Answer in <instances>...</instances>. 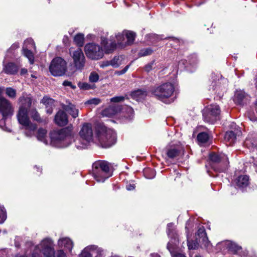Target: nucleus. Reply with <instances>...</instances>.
<instances>
[{
	"label": "nucleus",
	"instance_id": "nucleus-1",
	"mask_svg": "<svg viewBox=\"0 0 257 257\" xmlns=\"http://www.w3.org/2000/svg\"><path fill=\"white\" fill-rule=\"evenodd\" d=\"M115 37L117 41V44L112 36L110 37L109 40L110 43H109L106 38L104 37H101L100 44L101 47L103 50V53L110 54L112 53L117 47L122 48L127 45L132 44L135 40L136 34L133 32L124 30L122 33H118Z\"/></svg>",
	"mask_w": 257,
	"mask_h": 257
},
{
	"label": "nucleus",
	"instance_id": "nucleus-2",
	"mask_svg": "<svg viewBox=\"0 0 257 257\" xmlns=\"http://www.w3.org/2000/svg\"><path fill=\"white\" fill-rule=\"evenodd\" d=\"M26 247L30 249L32 257H42V254L45 257H52L54 254L53 241L50 238L43 239L35 246L32 241H27Z\"/></svg>",
	"mask_w": 257,
	"mask_h": 257
},
{
	"label": "nucleus",
	"instance_id": "nucleus-3",
	"mask_svg": "<svg viewBox=\"0 0 257 257\" xmlns=\"http://www.w3.org/2000/svg\"><path fill=\"white\" fill-rule=\"evenodd\" d=\"M50 145L57 148L68 147L72 140V132L67 128L52 132L50 134Z\"/></svg>",
	"mask_w": 257,
	"mask_h": 257
},
{
	"label": "nucleus",
	"instance_id": "nucleus-4",
	"mask_svg": "<svg viewBox=\"0 0 257 257\" xmlns=\"http://www.w3.org/2000/svg\"><path fill=\"white\" fill-rule=\"evenodd\" d=\"M174 91L175 86L171 82L163 83L155 86L151 90V94L155 97L166 103L171 102L170 98L173 95Z\"/></svg>",
	"mask_w": 257,
	"mask_h": 257
},
{
	"label": "nucleus",
	"instance_id": "nucleus-5",
	"mask_svg": "<svg viewBox=\"0 0 257 257\" xmlns=\"http://www.w3.org/2000/svg\"><path fill=\"white\" fill-rule=\"evenodd\" d=\"M92 175L98 182H104L112 175L110 164L105 161L95 162L92 165Z\"/></svg>",
	"mask_w": 257,
	"mask_h": 257
},
{
	"label": "nucleus",
	"instance_id": "nucleus-6",
	"mask_svg": "<svg viewBox=\"0 0 257 257\" xmlns=\"http://www.w3.org/2000/svg\"><path fill=\"white\" fill-rule=\"evenodd\" d=\"M97 138L103 148H109L114 145L116 137L115 132L106 127H101L98 130Z\"/></svg>",
	"mask_w": 257,
	"mask_h": 257
},
{
	"label": "nucleus",
	"instance_id": "nucleus-7",
	"mask_svg": "<svg viewBox=\"0 0 257 257\" xmlns=\"http://www.w3.org/2000/svg\"><path fill=\"white\" fill-rule=\"evenodd\" d=\"M14 108L11 102L4 97H0V127L4 129L5 121L13 115Z\"/></svg>",
	"mask_w": 257,
	"mask_h": 257
},
{
	"label": "nucleus",
	"instance_id": "nucleus-8",
	"mask_svg": "<svg viewBox=\"0 0 257 257\" xmlns=\"http://www.w3.org/2000/svg\"><path fill=\"white\" fill-rule=\"evenodd\" d=\"M79 135L82 142L80 145L76 144V147L78 149H85L89 143L93 141V133L91 124L84 123L80 129Z\"/></svg>",
	"mask_w": 257,
	"mask_h": 257
},
{
	"label": "nucleus",
	"instance_id": "nucleus-9",
	"mask_svg": "<svg viewBox=\"0 0 257 257\" xmlns=\"http://www.w3.org/2000/svg\"><path fill=\"white\" fill-rule=\"evenodd\" d=\"M49 70L54 76H60L65 74L67 70V63L61 57L53 59L49 66Z\"/></svg>",
	"mask_w": 257,
	"mask_h": 257
},
{
	"label": "nucleus",
	"instance_id": "nucleus-10",
	"mask_svg": "<svg viewBox=\"0 0 257 257\" xmlns=\"http://www.w3.org/2000/svg\"><path fill=\"white\" fill-rule=\"evenodd\" d=\"M220 114L219 105L216 104H210L204 109L203 116L204 121L213 124L220 119Z\"/></svg>",
	"mask_w": 257,
	"mask_h": 257
},
{
	"label": "nucleus",
	"instance_id": "nucleus-11",
	"mask_svg": "<svg viewBox=\"0 0 257 257\" xmlns=\"http://www.w3.org/2000/svg\"><path fill=\"white\" fill-rule=\"evenodd\" d=\"M210 161L219 165L217 167H212L214 171L217 172H224L228 167L229 164L228 159L224 154L211 153L209 155Z\"/></svg>",
	"mask_w": 257,
	"mask_h": 257
},
{
	"label": "nucleus",
	"instance_id": "nucleus-12",
	"mask_svg": "<svg viewBox=\"0 0 257 257\" xmlns=\"http://www.w3.org/2000/svg\"><path fill=\"white\" fill-rule=\"evenodd\" d=\"M85 52L87 57L92 60H99L103 57L102 48L94 43L87 44L85 46Z\"/></svg>",
	"mask_w": 257,
	"mask_h": 257
},
{
	"label": "nucleus",
	"instance_id": "nucleus-13",
	"mask_svg": "<svg viewBox=\"0 0 257 257\" xmlns=\"http://www.w3.org/2000/svg\"><path fill=\"white\" fill-rule=\"evenodd\" d=\"M168 235L172 238L167 245V248L172 254V257H186L183 254L179 252H176L174 251V246H176L177 242L178 241L177 234L174 232V224L172 223H169L167 225Z\"/></svg>",
	"mask_w": 257,
	"mask_h": 257
},
{
	"label": "nucleus",
	"instance_id": "nucleus-14",
	"mask_svg": "<svg viewBox=\"0 0 257 257\" xmlns=\"http://www.w3.org/2000/svg\"><path fill=\"white\" fill-rule=\"evenodd\" d=\"M70 54L75 68L77 70H81L84 68L86 62L82 50L80 48H77L74 51L70 50Z\"/></svg>",
	"mask_w": 257,
	"mask_h": 257
},
{
	"label": "nucleus",
	"instance_id": "nucleus-15",
	"mask_svg": "<svg viewBox=\"0 0 257 257\" xmlns=\"http://www.w3.org/2000/svg\"><path fill=\"white\" fill-rule=\"evenodd\" d=\"M183 152V149L181 145H172L167 147L166 154L169 158L173 159L182 154Z\"/></svg>",
	"mask_w": 257,
	"mask_h": 257
},
{
	"label": "nucleus",
	"instance_id": "nucleus-16",
	"mask_svg": "<svg viewBox=\"0 0 257 257\" xmlns=\"http://www.w3.org/2000/svg\"><path fill=\"white\" fill-rule=\"evenodd\" d=\"M17 116L19 122L23 126L32 122L28 116V110L19 109Z\"/></svg>",
	"mask_w": 257,
	"mask_h": 257
},
{
	"label": "nucleus",
	"instance_id": "nucleus-17",
	"mask_svg": "<svg viewBox=\"0 0 257 257\" xmlns=\"http://www.w3.org/2000/svg\"><path fill=\"white\" fill-rule=\"evenodd\" d=\"M55 123L59 126H65L68 122L67 114L63 110H59L55 117Z\"/></svg>",
	"mask_w": 257,
	"mask_h": 257
},
{
	"label": "nucleus",
	"instance_id": "nucleus-18",
	"mask_svg": "<svg viewBox=\"0 0 257 257\" xmlns=\"http://www.w3.org/2000/svg\"><path fill=\"white\" fill-rule=\"evenodd\" d=\"M121 110V107L118 104L112 105L105 108L101 112L102 116L111 117Z\"/></svg>",
	"mask_w": 257,
	"mask_h": 257
},
{
	"label": "nucleus",
	"instance_id": "nucleus-19",
	"mask_svg": "<svg viewBox=\"0 0 257 257\" xmlns=\"http://www.w3.org/2000/svg\"><path fill=\"white\" fill-rule=\"evenodd\" d=\"M19 102L20 103L19 109L23 108V109L28 110L31 106L32 99L26 94L23 93L22 96L19 98Z\"/></svg>",
	"mask_w": 257,
	"mask_h": 257
},
{
	"label": "nucleus",
	"instance_id": "nucleus-20",
	"mask_svg": "<svg viewBox=\"0 0 257 257\" xmlns=\"http://www.w3.org/2000/svg\"><path fill=\"white\" fill-rule=\"evenodd\" d=\"M62 108L63 109L67 112L74 118H76L79 115V110L75 105L68 102L66 104H62Z\"/></svg>",
	"mask_w": 257,
	"mask_h": 257
},
{
	"label": "nucleus",
	"instance_id": "nucleus-21",
	"mask_svg": "<svg viewBox=\"0 0 257 257\" xmlns=\"http://www.w3.org/2000/svg\"><path fill=\"white\" fill-rule=\"evenodd\" d=\"M245 146L249 149L257 147V134H249L244 142Z\"/></svg>",
	"mask_w": 257,
	"mask_h": 257
},
{
	"label": "nucleus",
	"instance_id": "nucleus-22",
	"mask_svg": "<svg viewBox=\"0 0 257 257\" xmlns=\"http://www.w3.org/2000/svg\"><path fill=\"white\" fill-rule=\"evenodd\" d=\"M240 134V132L236 133L232 131L227 132L224 135V141L226 145H233L236 141L237 135L239 136Z\"/></svg>",
	"mask_w": 257,
	"mask_h": 257
},
{
	"label": "nucleus",
	"instance_id": "nucleus-23",
	"mask_svg": "<svg viewBox=\"0 0 257 257\" xmlns=\"http://www.w3.org/2000/svg\"><path fill=\"white\" fill-rule=\"evenodd\" d=\"M19 67L14 63L10 62L4 64L3 71L9 75H14L17 73Z\"/></svg>",
	"mask_w": 257,
	"mask_h": 257
},
{
	"label": "nucleus",
	"instance_id": "nucleus-24",
	"mask_svg": "<svg viewBox=\"0 0 257 257\" xmlns=\"http://www.w3.org/2000/svg\"><path fill=\"white\" fill-rule=\"evenodd\" d=\"M58 246L61 247H64L71 251L73 247V243L72 240L68 237H62L60 238L58 241Z\"/></svg>",
	"mask_w": 257,
	"mask_h": 257
},
{
	"label": "nucleus",
	"instance_id": "nucleus-25",
	"mask_svg": "<svg viewBox=\"0 0 257 257\" xmlns=\"http://www.w3.org/2000/svg\"><path fill=\"white\" fill-rule=\"evenodd\" d=\"M23 126L26 136L31 138L35 136L37 128V125L35 123L31 122Z\"/></svg>",
	"mask_w": 257,
	"mask_h": 257
},
{
	"label": "nucleus",
	"instance_id": "nucleus-26",
	"mask_svg": "<svg viewBox=\"0 0 257 257\" xmlns=\"http://www.w3.org/2000/svg\"><path fill=\"white\" fill-rule=\"evenodd\" d=\"M220 245L226 246V248L228 250L234 253L237 252L241 249V247L235 243L228 240L226 241L221 242L217 244V246H219Z\"/></svg>",
	"mask_w": 257,
	"mask_h": 257
},
{
	"label": "nucleus",
	"instance_id": "nucleus-27",
	"mask_svg": "<svg viewBox=\"0 0 257 257\" xmlns=\"http://www.w3.org/2000/svg\"><path fill=\"white\" fill-rule=\"evenodd\" d=\"M147 95V92L144 89H138L131 93L132 98L138 101L144 100Z\"/></svg>",
	"mask_w": 257,
	"mask_h": 257
},
{
	"label": "nucleus",
	"instance_id": "nucleus-28",
	"mask_svg": "<svg viewBox=\"0 0 257 257\" xmlns=\"http://www.w3.org/2000/svg\"><path fill=\"white\" fill-rule=\"evenodd\" d=\"M245 115L249 119L252 121L257 120V99L254 103L253 107H250V109L246 112Z\"/></svg>",
	"mask_w": 257,
	"mask_h": 257
},
{
	"label": "nucleus",
	"instance_id": "nucleus-29",
	"mask_svg": "<svg viewBox=\"0 0 257 257\" xmlns=\"http://www.w3.org/2000/svg\"><path fill=\"white\" fill-rule=\"evenodd\" d=\"M236 185L240 188H244L249 184V177L247 175L239 176L236 180Z\"/></svg>",
	"mask_w": 257,
	"mask_h": 257
},
{
	"label": "nucleus",
	"instance_id": "nucleus-30",
	"mask_svg": "<svg viewBox=\"0 0 257 257\" xmlns=\"http://www.w3.org/2000/svg\"><path fill=\"white\" fill-rule=\"evenodd\" d=\"M47 131L46 130L40 128L38 129L36 135L37 140L43 142L46 145H48L49 143L47 139Z\"/></svg>",
	"mask_w": 257,
	"mask_h": 257
},
{
	"label": "nucleus",
	"instance_id": "nucleus-31",
	"mask_svg": "<svg viewBox=\"0 0 257 257\" xmlns=\"http://www.w3.org/2000/svg\"><path fill=\"white\" fill-rule=\"evenodd\" d=\"M197 235L200 237H202V240L205 242V245L207 248H208L209 246L211 245L210 242L208 240V238L206 236V233L203 226H201L198 228L197 232Z\"/></svg>",
	"mask_w": 257,
	"mask_h": 257
},
{
	"label": "nucleus",
	"instance_id": "nucleus-32",
	"mask_svg": "<svg viewBox=\"0 0 257 257\" xmlns=\"http://www.w3.org/2000/svg\"><path fill=\"white\" fill-rule=\"evenodd\" d=\"M246 95L243 91L237 90L234 95V102L238 104H241L246 99Z\"/></svg>",
	"mask_w": 257,
	"mask_h": 257
},
{
	"label": "nucleus",
	"instance_id": "nucleus-33",
	"mask_svg": "<svg viewBox=\"0 0 257 257\" xmlns=\"http://www.w3.org/2000/svg\"><path fill=\"white\" fill-rule=\"evenodd\" d=\"M93 246V249L91 247L89 248L90 251L93 255H95V257H103L105 255V251L101 248H99L95 245H91Z\"/></svg>",
	"mask_w": 257,
	"mask_h": 257
},
{
	"label": "nucleus",
	"instance_id": "nucleus-34",
	"mask_svg": "<svg viewBox=\"0 0 257 257\" xmlns=\"http://www.w3.org/2000/svg\"><path fill=\"white\" fill-rule=\"evenodd\" d=\"M23 54L28 59L29 61L31 64L34 63V55L31 49H26V47H23Z\"/></svg>",
	"mask_w": 257,
	"mask_h": 257
},
{
	"label": "nucleus",
	"instance_id": "nucleus-35",
	"mask_svg": "<svg viewBox=\"0 0 257 257\" xmlns=\"http://www.w3.org/2000/svg\"><path fill=\"white\" fill-rule=\"evenodd\" d=\"M123 113L124 116L128 119H132L134 115V111L132 107L125 106L123 108Z\"/></svg>",
	"mask_w": 257,
	"mask_h": 257
},
{
	"label": "nucleus",
	"instance_id": "nucleus-36",
	"mask_svg": "<svg viewBox=\"0 0 257 257\" xmlns=\"http://www.w3.org/2000/svg\"><path fill=\"white\" fill-rule=\"evenodd\" d=\"M74 41L78 46L82 47L84 43V35L82 34H78L75 36Z\"/></svg>",
	"mask_w": 257,
	"mask_h": 257
},
{
	"label": "nucleus",
	"instance_id": "nucleus-37",
	"mask_svg": "<svg viewBox=\"0 0 257 257\" xmlns=\"http://www.w3.org/2000/svg\"><path fill=\"white\" fill-rule=\"evenodd\" d=\"M31 118L37 122H42V120L40 117V114L36 110V109H32L30 112Z\"/></svg>",
	"mask_w": 257,
	"mask_h": 257
},
{
	"label": "nucleus",
	"instance_id": "nucleus-38",
	"mask_svg": "<svg viewBox=\"0 0 257 257\" xmlns=\"http://www.w3.org/2000/svg\"><path fill=\"white\" fill-rule=\"evenodd\" d=\"M25 47L28 49H32V48L35 49L36 47L33 40L31 38H29L25 40L23 47Z\"/></svg>",
	"mask_w": 257,
	"mask_h": 257
},
{
	"label": "nucleus",
	"instance_id": "nucleus-39",
	"mask_svg": "<svg viewBox=\"0 0 257 257\" xmlns=\"http://www.w3.org/2000/svg\"><path fill=\"white\" fill-rule=\"evenodd\" d=\"M209 136L206 133H200L197 136V140L199 143H205L208 141Z\"/></svg>",
	"mask_w": 257,
	"mask_h": 257
},
{
	"label": "nucleus",
	"instance_id": "nucleus-40",
	"mask_svg": "<svg viewBox=\"0 0 257 257\" xmlns=\"http://www.w3.org/2000/svg\"><path fill=\"white\" fill-rule=\"evenodd\" d=\"M92 248L93 249V246H87L83 249L79 257H92V253L90 251L89 248Z\"/></svg>",
	"mask_w": 257,
	"mask_h": 257
},
{
	"label": "nucleus",
	"instance_id": "nucleus-41",
	"mask_svg": "<svg viewBox=\"0 0 257 257\" xmlns=\"http://www.w3.org/2000/svg\"><path fill=\"white\" fill-rule=\"evenodd\" d=\"M110 61L111 66L114 68H117L121 64V60L119 56H114Z\"/></svg>",
	"mask_w": 257,
	"mask_h": 257
},
{
	"label": "nucleus",
	"instance_id": "nucleus-42",
	"mask_svg": "<svg viewBox=\"0 0 257 257\" xmlns=\"http://www.w3.org/2000/svg\"><path fill=\"white\" fill-rule=\"evenodd\" d=\"M153 53V50L150 48H144L139 52V55L140 57H144L151 55Z\"/></svg>",
	"mask_w": 257,
	"mask_h": 257
},
{
	"label": "nucleus",
	"instance_id": "nucleus-43",
	"mask_svg": "<svg viewBox=\"0 0 257 257\" xmlns=\"http://www.w3.org/2000/svg\"><path fill=\"white\" fill-rule=\"evenodd\" d=\"M6 93L11 98H15L16 96V90L11 87L7 88Z\"/></svg>",
	"mask_w": 257,
	"mask_h": 257
},
{
	"label": "nucleus",
	"instance_id": "nucleus-44",
	"mask_svg": "<svg viewBox=\"0 0 257 257\" xmlns=\"http://www.w3.org/2000/svg\"><path fill=\"white\" fill-rule=\"evenodd\" d=\"M0 223H3L7 218L6 211L3 206H0Z\"/></svg>",
	"mask_w": 257,
	"mask_h": 257
},
{
	"label": "nucleus",
	"instance_id": "nucleus-45",
	"mask_svg": "<svg viewBox=\"0 0 257 257\" xmlns=\"http://www.w3.org/2000/svg\"><path fill=\"white\" fill-rule=\"evenodd\" d=\"M213 90L215 91L219 95H221L225 91V88L222 87L220 85V83L218 82L216 86L213 88Z\"/></svg>",
	"mask_w": 257,
	"mask_h": 257
},
{
	"label": "nucleus",
	"instance_id": "nucleus-46",
	"mask_svg": "<svg viewBox=\"0 0 257 257\" xmlns=\"http://www.w3.org/2000/svg\"><path fill=\"white\" fill-rule=\"evenodd\" d=\"M99 75L95 72H92L89 77V81L91 82H96L99 79Z\"/></svg>",
	"mask_w": 257,
	"mask_h": 257
},
{
	"label": "nucleus",
	"instance_id": "nucleus-47",
	"mask_svg": "<svg viewBox=\"0 0 257 257\" xmlns=\"http://www.w3.org/2000/svg\"><path fill=\"white\" fill-rule=\"evenodd\" d=\"M125 97L123 96H115L110 99L111 102L117 103L124 100Z\"/></svg>",
	"mask_w": 257,
	"mask_h": 257
},
{
	"label": "nucleus",
	"instance_id": "nucleus-48",
	"mask_svg": "<svg viewBox=\"0 0 257 257\" xmlns=\"http://www.w3.org/2000/svg\"><path fill=\"white\" fill-rule=\"evenodd\" d=\"M187 245L189 249H194L198 247V243L196 241H190L188 240Z\"/></svg>",
	"mask_w": 257,
	"mask_h": 257
},
{
	"label": "nucleus",
	"instance_id": "nucleus-49",
	"mask_svg": "<svg viewBox=\"0 0 257 257\" xmlns=\"http://www.w3.org/2000/svg\"><path fill=\"white\" fill-rule=\"evenodd\" d=\"M101 102L100 99L97 98H93L88 100L86 103L88 104H93L94 105L98 104Z\"/></svg>",
	"mask_w": 257,
	"mask_h": 257
},
{
	"label": "nucleus",
	"instance_id": "nucleus-50",
	"mask_svg": "<svg viewBox=\"0 0 257 257\" xmlns=\"http://www.w3.org/2000/svg\"><path fill=\"white\" fill-rule=\"evenodd\" d=\"M54 100L49 98L47 96H45L42 100V102L45 105L48 106L49 104H51L53 102Z\"/></svg>",
	"mask_w": 257,
	"mask_h": 257
},
{
	"label": "nucleus",
	"instance_id": "nucleus-51",
	"mask_svg": "<svg viewBox=\"0 0 257 257\" xmlns=\"http://www.w3.org/2000/svg\"><path fill=\"white\" fill-rule=\"evenodd\" d=\"M53 257H67L65 253L62 249L58 250L53 255Z\"/></svg>",
	"mask_w": 257,
	"mask_h": 257
},
{
	"label": "nucleus",
	"instance_id": "nucleus-52",
	"mask_svg": "<svg viewBox=\"0 0 257 257\" xmlns=\"http://www.w3.org/2000/svg\"><path fill=\"white\" fill-rule=\"evenodd\" d=\"M129 67H130V65H128L126 66L122 70H121L120 71H116L115 72V74H116L117 75H122V74H124L127 71Z\"/></svg>",
	"mask_w": 257,
	"mask_h": 257
},
{
	"label": "nucleus",
	"instance_id": "nucleus-53",
	"mask_svg": "<svg viewBox=\"0 0 257 257\" xmlns=\"http://www.w3.org/2000/svg\"><path fill=\"white\" fill-rule=\"evenodd\" d=\"M153 64H154V62H152L151 63H149V64H148L147 65H146L145 67H144V69L147 72H150L151 70H152V68H153Z\"/></svg>",
	"mask_w": 257,
	"mask_h": 257
},
{
	"label": "nucleus",
	"instance_id": "nucleus-54",
	"mask_svg": "<svg viewBox=\"0 0 257 257\" xmlns=\"http://www.w3.org/2000/svg\"><path fill=\"white\" fill-rule=\"evenodd\" d=\"M63 85L65 86H70L73 89L76 88V86L73 85L71 82L67 80L64 81L63 83Z\"/></svg>",
	"mask_w": 257,
	"mask_h": 257
},
{
	"label": "nucleus",
	"instance_id": "nucleus-55",
	"mask_svg": "<svg viewBox=\"0 0 257 257\" xmlns=\"http://www.w3.org/2000/svg\"><path fill=\"white\" fill-rule=\"evenodd\" d=\"M111 65L110 61H105L101 62L100 66L101 68H104Z\"/></svg>",
	"mask_w": 257,
	"mask_h": 257
},
{
	"label": "nucleus",
	"instance_id": "nucleus-56",
	"mask_svg": "<svg viewBox=\"0 0 257 257\" xmlns=\"http://www.w3.org/2000/svg\"><path fill=\"white\" fill-rule=\"evenodd\" d=\"M19 47V44L18 43H15L12 45V46L9 50V51H12L13 50L18 49Z\"/></svg>",
	"mask_w": 257,
	"mask_h": 257
},
{
	"label": "nucleus",
	"instance_id": "nucleus-57",
	"mask_svg": "<svg viewBox=\"0 0 257 257\" xmlns=\"http://www.w3.org/2000/svg\"><path fill=\"white\" fill-rule=\"evenodd\" d=\"M126 189L128 191L133 190L135 188V184H129L126 186Z\"/></svg>",
	"mask_w": 257,
	"mask_h": 257
},
{
	"label": "nucleus",
	"instance_id": "nucleus-58",
	"mask_svg": "<svg viewBox=\"0 0 257 257\" xmlns=\"http://www.w3.org/2000/svg\"><path fill=\"white\" fill-rule=\"evenodd\" d=\"M28 250L26 251L24 254L18 253L15 257H27Z\"/></svg>",
	"mask_w": 257,
	"mask_h": 257
},
{
	"label": "nucleus",
	"instance_id": "nucleus-59",
	"mask_svg": "<svg viewBox=\"0 0 257 257\" xmlns=\"http://www.w3.org/2000/svg\"><path fill=\"white\" fill-rule=\"evenodd\" d=\"M80 87L84 89H88L89 88V85L87 83H83Z\"/></svg>",
	"mask_w": 257,
	"mask_h": 257
},
{
	"label": "nucleus",
	"instance_id": "nucleus-60",
	"mask_svg": "<svg viewBox=\"0 0 257 257\" xmlns=\"http://www.w3.org/2000/svg\"><path fill=\"white\" fill-rule=\"evenodd\" d=\"M47 109L46 110V111L47 112V113H49V114H51L53 112V108L52 107H49L48 106H46Z\"/></svg>",
	"mask_w": 257,
	"mask_h": 257
},
{
	"label": "nucleus",
	"instance_id": "nucleus-61",
	"mask_svg": "<svg viewBox=\"0 0 257 257\" xmlns=\"http://www.w3.org/2000/svg\"><path fill=\"white\" fill-rule=\"evenodd\" d=\"M27 73V69L25 68H22L21 70V74L23 75Z\"/></svg>",
	"mask_w": 257,
	"mask_h": 257
},
{
	"label": "nucleus",
	"instance_id": "nucleus-62",
	"mask_svg": "<svg viewBox=\"0 0 257 257\" xmlns=\"http://www.w3.org/2000/svg\"><path fill=\"white\" fill-rule=\"evenodd\" d=\"M151 257H160V256L158 253H152L151 254Z\"/></svg>",
	"mask_w": 257,
	"mask_h": 257
},
{
	"label": "nucleus",
	"instance_id": "nucleus-63",
	"mask_svg": "<svg viewBox=\"0 0 257 257\" xmlns=\"http://www.w3.org/2000/svg\"><path fill=\"white\" fill-rule=\"evenodd\" d=\"M36 168L38 170V171H40V172L41 171V168H40L39 167H36Z\"/></svg>",
	"mask_w": 257,
	"mask_h": 257
},
{
	"label": "nucleus",
	"instance_id": "nucleus-64",
	"mask_svg": "<svg viewBox=\"0 0 257 257\" xmlns=\"http://www.w3.org/2000/svg\"><path fill=\"white\" fill-rule=\"evenodd\" d=\"M195 257H201V256L200 255H196Z\"/></svg>",
	"mask_w": 257,
	"mask_h": 257
}]
</instances>
